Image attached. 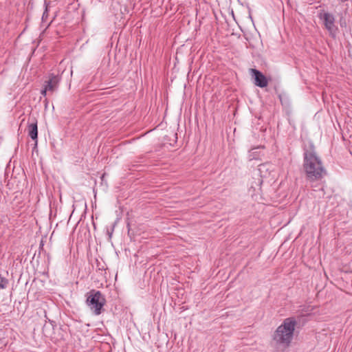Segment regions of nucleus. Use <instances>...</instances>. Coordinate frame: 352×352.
Masks as SVG:
<instances>
[{"mask_svg":"<svg viewBox=\"0 0 352 352\" xmlns=\"http://www.w3.org/2000/svg\"><path fill=\"white\" fill-rule=\"evenodd\" d=\"M303 168L310 182L320 180L326 175L322 161L312 146L309 150L305 151Z\"/></svg>","mask_w":352,"mask_h":352,"instance_id":"obj_1","label":"nucleus"},{"mask_svg":"<svg viewBox=\"0 0 352 352\" xmlns=\"http://www.w3.org/2000/svg\"><path fill=\"white\" fill-rule=\"evenodd\" d=\"M296 325V319L290 317L285 318L278 327L272 336L273 342L278 348L284 349L289 346L294 337Z\"/></svg>","mask_w":352,"mask_h":352,"instance_id":"obj_2","label":"nucleus"},{"mask_svg":"<svg viewBox=\"0 0 352 352\" xmlns=\"http://www.w3.org/2000/svg\"><path fill=\"white\" fill-rule=\"evenodd\" d=\"M106 303V299L100 291L91 290L87 294L86 304L94 315H100Z\"/></svg>","mask_w":352,"mask_h":352,"instance_id":"obj_3","label":"nucleus"},{"mask_svg":"<svg viewBox=\"0 0 352 352\" xmlns=\"http://www.w3.org/2000/svg\"><path fill=\"white\" fill-rule=\"evenodd\" d=\"M251 73L254 78V84L261 88L265 87L268 85V80L266 77L256 69H252Z\"/></svg>","mask_w":352,"mask_h":352,"instance_id":"obj_4","label":"nucleus"},{"mask_svg":"<svg viewBox=\"0 0 352 352\" xmlns=\"http://www.w3.org/2000/svg\"><path fill=\"white\" fill-rule=\"evenodd\" d=\"M325 28L328 30L331 34L334 35L336 28L334 24L335 19L333 14L330 13H324L322 17Z\"/></svg>","mask_w":352,"mask_h":352,"instance_id":"obj_5","label":"nucleus"},{"mask_svg":"<svg viewBox=\"0 0 352 352\" xmlns=\"http://www.w3.org/2000/svg\"><path fill=\"white\" fill-rule=\"evenodd\" d=\"M59 78L58 76L51 74L49 76V79L45 81L44 87L49 91V92L53 93L56 90L59 83Z\"/></svg>","mask_w":352,"mask_h":352,"instance_id":"obj_6","label":"nucleus"},{"mask_svg":"<svg viewBox=\"0 0 352 352\" xmlns=\"http://www.w3.org/2000/svg\"><path fill=\"white\" fill-rule=\"evenodd\" d=\"M275 166L270 162L263 163L258 166V171L262 177H267L274 172Z\"/></svg>","mask_w":352,"mask_h":352,"instance_id":"obj_7","label":"nucleus"},{"mask_svg":"<svg viewBox=\"0 0 352 352\" xmlns=\"http://www.w3.org/2000/svg\"><path fill=\"white\" fill-rule=\"evenodd\" d=\"M28 135L35 141V145H37L38 138V126L37 122L35 121L28 124Z\"/></svg>","mask_w":352,"mask_h":352,"instance_id":"obj_8","label":"nucleus"},{"mask_svg":"<svg viewBox=\"0 0 352 352\" xmlns=\"http://www.w3.org/2000/svg\"><path fill=\"white\" fill-rule=\"evenodd\" d=\"M8 285V280L0 275V288L5 289Z\"/></svg>","mask_w":352,"mask_h":352,"instance_id":"obj_9","label":"nucleus"},{"mask_svg":"<svg viewBox=\"0 0 352 352\" xmlns=\"http://www.w3.org/2000/svg\"><path fill=\"white\" fill-rule=\"evenodd\" d=\"M47 16H48L47 8L46 7L45 10L43 12V16H42V21H45L47 19Z\"/></svg>","mask_w":352,"mask_h":352,"instance_id":"obj_10","label":"nucleus"},{"mask_svg":"<svg viewBox=\"0 0 352 352\" xmlns=\"http://www.w3.org/2000/svg\"><path fill=\"white\" fill-rule=\"evenodd\" d=\"M49 92V91L46 89V87H43V89L41 90V94L43 96H45L47 95V92Z\"/></svg>","mask_w":352,"mask_h":352,"instance_id":"obj_11","label":"nucleus"},{"mask_svg":"<svg viewBox=\"0 0 352 352\" xmlns=\"http://www.w3.org/2000/svg\"><path fill=\"white\" fill-rule=\"evenodd\" d=\"M107 234H108V235H109V238H108V239H111V232H109V230H107Z\"/></svg>","mask_w":352,"mask_h":352,"instance_id":"obj_12","label":"nucleus"},{"mask_svg":"<svg viewBox=\"0 0 352 352\" xmlns=\"http://www.w3.org/2000/svg\"><path fill=\"white\" fill-rule=\"evenodd\" d=\"M44 243H40V248H43Z\"/></svg>","mask_w":352,"mask_h":352,"instance_id":"obj_13","label":"nucleus"},{"mask_svg":"<svg viewBox=\"0 0 352 352\" xmlns=\"http://www.w3.org/2000/svg\"><path fill=\"white\" fill-rule=\"evenodd\" d=\"M342 1H346V0H341Z\"/></svg>","mask_w":352,"mask_h":352,"instance_id":"obj_14","label":"nucleus"}]
</instances>
